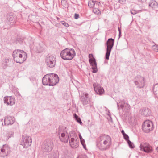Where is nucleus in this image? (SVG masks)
Segmentation results:
<instances>
[{
    "label": "nucleus",
    "mask_w": 158,
    "mask_h": 158,
    "mask_svg": "<svg viewBox=\"0 0 158 158\" xmlns=\"http://www.w3.org/2000/svg\"><path fill=\"white\" fill-rule=\"evenodd\" d=\"M140 113L142 115L145 117L150 116L152 114V112L151 110L148 108L145 107L141 109Z\"/></svg>",
    "instance_id": "15"
},
{
    "label": "nucleus",
    "mask_w": 158,
    "mask_h": 158,
    "mask_svg": "<svg viewBox=\"0 0 158 158\" xmlns=\"http://www.w3.org/2000/svg\"><path fill=\"white\" fill-rule=\"evenodd\" d=\"M111 144V139L110 140L106 139L104 140L103 143L98 142L97 145L98 148L101 151H104L109 148Z\"/></svg>",
    "instance_id": "7"
},
{
    "label": "nucleus",
    "mask_w": 158,
    "mask_h": 158,
    "mask_svg": "<svg viewBox=\"0 0 158 158\" xmlns=\"http://www.w3.org/2000/svg\"><path fill=\"white\" fill-rule=\"evenodd\" d=\"M134 82L137 88H143L145 86L144 78L138 75L135 78Z\"/></svg>",
    "instance_id": "8"
},
{
    "label": "nucleus",
    "mask_w": 158,
    "mask_h": 158,
    "mask_svg": "<svg viewBox=\"0 0 158 158\" xmlns=\"http://www.w3.org/2000/svg\"><path fill=\"white\" fill-rule=\"evenodd\" d=\"M76 55L74 50H62L60 53V56L64 60H71Z\"/></svg>",
    "instance_id": "2"
},
{
    "label": "nucleus",
    "mask_w": 158,
    "mask_h": 158,
    "mask_svg": "<svg viewBox=\"0 0 158 158\" xmlns=\"http://www.w3.org/2000/svg\"><path fill=\"white\" fill-rule=\"evenodd\" d=\"M70 49L72 50V49H73V48H71V49Z\"/></svg>",
    "instance_id": "54"
},
{
    "label": "nucleus",
    "mask_w": 158,
    "mask_h": 158,
    "mask_svg": "<svg viewBox=\"0 0 158 158\" xmlns=\"http://www.w3.org/2000/svg\"><path fill=\"white\" fill-rule=\"evenodd\" d=\"M124 139L127 141L129 139V137L128 135L127 134H125L124 135H123Z\"/></svg>",
    "instance_id": "36"
},
{
    "label": "nucleus",
    "mask_w": 158,
    "mask_h": 158,
    "mask_svg": "<svg viewBox=\"0 0 158 158\" xmlns=\"http://www.w3.org/2000/svg\"><path fill=\"white\" fill-rule=\"evenodd\" d=\"M118 1L119 3L123 4L125 2L126 0H118Z\"/></svg>",
    "instance_id": "40"
},
{
    "label": "nucleus",
    "mask_w": 158,
    "mask_h": 158,
    "mask_svg": "<svg viewBox=\"0 0 158 158\" xmlns=\"http://www.w3.org/2000/svg\"><path fill=\"white\" fill-rule=\"evenodd\" d=\"M74 117L75 118L76 121L79 123L80 124H82V123L81 120L80 118L79 117L77 116L76 114H75L74 115Z\"/></svg>",
    "instance_id": "26"
},
{
    "label": "nucleus",
    "mask_w": 158,
    "mask_h": 158,
    "mask_svg": "<svg viewBox=\"0 0 158 158\" xmlns=\"http://www.w3.org/2000/svg\"><path fill=\"white\" fill-rule=\"evenodd\" d=\"M131 12L132 14L135 15L138 13V11L132 9L131 10Z\"/></svg>",
    "instance_id": "39"
},
{
    "label": "nucleus",
    "mask_w": 158,
    "mask_h": 158,
    "mask_svg": "<svg viewBox=\"0 0 158 158\" xmlns=\"http://www.w3.org/2000/svg\"><path fill=\"white\" fill-rule=\"evenodd\" d=\"M140 149L146 153H149L152 151V148L148 143L143 142L140 144Z\"/></svg>",
    "instance_id": "11"
},
{
    "label": "nucleus",
    "mask_w": 158,
    "mask_h": 158,
    "mask_svg": "<svg viewBox=\"0 0 158 158\" xmlns=\"http://www.w3.org/2000/svg\"><path fill=\"white\" fill-rule=\"evenodd\" d=\"M11 60V59L10 58L7 57L5 59V64H4L5 66L6 67L8 65V63H9V62H10Z\"/></svg>",
    "instance_id": "31"
},
{
    "label": "nucleus",
    "mask_w": 158,
    "mask_h": 158,
    "mask_svg": "<svg viewBox=\"0 0 158 158\" xmlns=\"http://www.w3.org/2000/svg\"><path fill=\"white\" fill-rule=\"evenodd\" d=\"M32 142L31 138L27 135H24L22 137V140L20 142V145L25 148H27L31 145Z\"/></svg>",
    "instance_id": "5"
},
{
    "label": "nucleus",
    "mask_w": 158,
    "mask_h": 158,
    "mask_svg": "<svg viewBox=\"0 0 158 158\" xmlns=\"http://www.w3.org/2000/svg\"><path fill=\"white\" fill-rule=\"evenodd\" d=\"M12 56L14 60L19 64L23 63L27 58V54L23 50H14Z\"/></svg>",
    "instance_id": "1"
},
{
    "label": "nucleus",
    "mask_w": 158,
    "mask_h": 158,
    "mask_svg": "<svg viewBox=\"0 0 158 158\" xmlns=\"http://www.w3.org/2000/svg\"><path fill=\"white\" fill-rule=\"evenodd\" d=\"M91 57H93V54H89V59L91 58Z\"/></svg>",
    "instance_id": "47"
},
{
    "label": "nucleus",
    "mask_w": 158,
    "mask_h": 158,
    "mask_svg": "<svg viewBox=\"0 0 158 158\" xmlns=\"http://www.w3.org/2000/svg\"><path fill=\"white\" fill-rule=\"evenodd\" d=\"M79 138L80 139V140L83 139L82 138V137L81 135L80 134L79 135Z\"/></svg>",
    "instance_id": "50"
},
{
    "label": "nucleus",
    "mask_w": 158,
    "mask_h": 158,
    "mask_svg": "<svg viewBox=\"0 0 158 158\" xmlns=\"http://www.w3.org/2000/svg\"><path fill=\"white\" fill-rule=\"evenodd\" d=\"M7 19L11 23H14L15 22V18L12 15L8 16Z\"/></svg>",
    "instance_id": "24"
},
{
    "label": "nucleus",
    "mask_w": 158,
    "mask_h": 158,
    "mask_svg": "<svg viewBox=\"0 0 158 158\" xmlns=\"http://www.w3.org/2000/svg\"><path fill=\"white\" fill-rule=\"evenodd\" d=\"M14 118L13 117L9 116L5 117L4 119L5 125H11L14 123Z\"/></svg>",
    "instance_id": "18"
},
{
    "label": "nucleus",
    "mask_w": 158,
    "mask_h": 158,
    "mask_svg": "<svg viewBox=\"0 0 158 158\" xmlns=\"http://www.w3.org/2000/svg\"><path fill=\"white\" fill-rule=\"evenodd\" d=\"M49 158H58L57 155L54 153H52L48 156Z\"/></svg>",
    "instance_id": "33"
},
{
    "label": "nucleus",
    "mask_w": 158,
    "mask_h": 158,
    "mask_svg": "<svg viewBox=\"0 0 158 158\" xmlns=\"http://www.w3.org/2000/svg\"><path fill=\"white\" fill-rule=\"evenodd\" d=\"M121 133L123 135H124L126 134V133H125V132L123 130H122L121 131Z\"/></svg>",
    "instance_id": "44"
},
{
    "label": "nucleus",
    "mask_w": 158,
    "mask_h": 158,
    "mask_svg": "<svg viewBox=\"0 0 158 158\" xmlns=\"http://www.w3.org/2000/svg\"><path fill=\"white\" fill-rule=\"evenodd\" d=\"M69 141L70 145L73 148H76L78 146L79 142L76 140L75 141V139L73 138H72L70 140L69 139Z\"/></svg>",
    "instance_id": "20"
},
{
    "label": "nucleus",
    "mask_w": 158,
    "mask_h": 158,
    "mask_svg": "<svg viewBox=\"0 0 158 158\" xmlns=\"http://www.w3.org/2000/svg\"><path fill=\"white\" fill-rule=\"evenodd\" d=\"M153 123L149 120L145 121L142 124V130L145 133H148L153 130Z\"/></svg>",
    "instance_id": "9"
},
{
    "label": "nucleus",
    "mask_w": 158,
    "mask_h": 158,
    "mask_svg": "<svg viewBox=\"0 0 158 158\" xmlns=\"http://www.w3.org/2000/svg\"><path fill=\"white\" fill-rule=\"evenodd\" d=\"M64 49L67 50V49H69V48H65Z\"/></svg>",
    "instance_id": "53"
},
{
    "label": "nucleus",
    "mask_w": 158,
    "mask_h": 158,
    "mask_svg": "<svg viewBox=\"0 0 158 158\" xmlns=\"http://www.w3.org/2000/svg\"><path fill=\"white\" fill-rule=\"evenodd\" d=\"M94 1L93 0H90L88 2V6L91 8L94 7Z\"/></svg>",
    "instance_id": "29"
},
{
    "label": "nucleus",
    "mask_w": 158,
    "mask_h": 158,
    "mask_svg": "<svg viewBox=\"0 0 158 158\" xmlns=\"http://www.w3.org/2000/svg\"><path fill=\"white\" fill-rule=\"evenodd\" d=\"M81 99L84 105H85L88 104L89 98H85L83 97L81 98Z\"/></svg>",
    "instance_id": "25"
},
{
    "label": "nucleus",
    "mask_w": 158,
    "mask_h": 158,
    "mask_svg": "<svg viewBox=\"0 0 158 158\" xmlns=\"http://www.w3.org/2000/svg\"><path fill=\"white\" fill-rule=\"evenodd\" d=\"M114 40L112 38H109L107 41L106 46V49H111L114 44Z\"/></svg>",
    "instance_id": "19"
},
{
    "label": "nucleus",
    "mask_w": 158,
    "mask_h": 158,
    "mask_svg": "<svg viewBox=\"0 0 158 158\" xmlns=\"http://www.w3.org/2000/svg\"><path fill=\"white\" fill-rule=\"evenodd\" d=\"M79 17V15L78 14H75L74 15V18L75 19H78Z\"/></svg>",
    "instance_id": "41"
},
{
    "label": "nucleus",
    "mask_w": 158,
    "mask_h": 158,
    "mask_svg": "<svg viewBox=\"0 0 158 158\" xmlns=\"http://www.w3.org/2000/svg\"><path fill=\"white\" fill-rule=\"evenodd\" d=\"M89 62L92 67L93 69L92 72L93 73H97L98 71V69L95 59L94 58H89Z\"/></svg>",
    "instance_id": "14"
},
{
    "label": "nucleus",
    "mask_w": 158,
    "mask_h": 158,
    "mask_svg": "<svg viewBox=\"0 0 158 158\" xmlns=\"http://www.w3.org/2000/svg\"><path fill=\"white\" fill-rule=\"evenodd\" d=\"M53 142L50 140H46L43 143L41 148L44 152H49L53 148Z\"/></svg>",
    "instance_id": "3"
},
{
    "label": "nucleus",
    "mask_w": 158,
    "mask_h": 158,
    "mask_svg": "<svg viewBox=\"0 0 158 158\" xmlns=\"http://www.w3.org/2000/svg\"><path fill=\"white\" fill-rule=\"evenodd\" d=\"M4 102L7 105H12L15 104V100L12 96L5 97Z\"/></svg>",
    "instance_id": "16"
},
{
    "label": "nucleus",
    "mask_w": 158,
    "mask_h": 158,
    "mask_svg": "<svg viewBox=\"0 0 158 158\" xmlns=\"http://www.w3.org/2000/svg\"><path fill=\"white\" fill-rule=\"evenodd\" d=\"M10 152V148L7 145H3L0 149V156L4 157L6 156Z\"/></svg>",
    "instance_id": "10"
},
{
    "label": "nucleus",
    "mask_w": 158,
    "mask_h": 158,
    "mask_svg": "<svg viewBox=\"0 0 158 158\" xmlns=\"http://www.w3.org/2000/svg\"><path fill=\"white\" fill-rule=\"evenodd\" d=\"M111 50H106V53L105 58V59L108 60L109 58V56L111 52Z\"/></svg>",
    "instance_id": "27"
},
{
    "label": "nucleus",
    "mask_w": 158,
    "mask_h": 158,
    "mask_svg": "<svg viewBox=\"0 0 158 158\" xmlns=\"http://www.w3.org/2000/svg\"><path fill=\"white\" fill-rule=\"evenodd\" d=\"M58 135L61 141L66 143L68 142V138L66 136L65 138V133H67V131L61 127H59L57 131Z\"/></svg>",
    "instance_id": "4"
},
{
    "label": "nucleus",
    "mask_w": 158,
    "mask_h": 158,
    "mask_svg": "<svg viewBox=\"0 0 158 158\" xmlns=\"http://www.w3.org/2000/svg\"><path fill=\"white\" fill-rule=\"evenodd\" d=\"M35 52L37 53H40L42 52V50H36Z\"/></svg>",
    "instance_id": "43"
},
{
    "label": "nucleus",
    "mask_w": 158,
    "mask_h": 158,
    "mask_svg": "<svg viewBox=\"0 0 158 158\" xmlns=\"http://www.w3.org/2000/svg\"><path fill=\"white\" fill-rule=\"evenodd\" d=\"M42 83L44 85H49L50 82V73L45 75L42 79Z\"/></svg>",
    "instance_id": "17"
},
{
    "label": "nucleus",
    "mask_w": 158,
    "mask_h": 158,
    "mask_svg": "<svg viewBox=\"0 0 158 158\" xmlns=\"http://www.w3.org/2000/svg\"><path fill=\"white\" fill-rule=\"evenodd\" d=\"M158 52V51H156V52Z\"/></svg>",
    "instance_id": "55"
},
{
    "label": "nucleus",
    "mask_w": 158,
    "mask_h": 158,
    "mask_svg": "<svg viewBox=\"0 0 158 158\" xmlns=\"http://www.w3.org/2000/svg\"><path fill=\"white\" fill-rule=\"evenodd\" d=\"M15 94L18 97H20V94L19 92H16L15 93Z\"/></svg>",
    "instance_id": "42"
},
{
    "label": "nucleus",
    "mask_w": 158,
    "mask_h": 158,
    "mask_svg": "<svg viewBox=\"0 0 158 158\" xmlns=\"http://www.w3.org/2000/svg\"><path fill=\"white\" fill-rule=\"evenodd\" d=\"M46 62L48 67L50 68L54 67L56 62V56L53 55L47 56L46 59Z\"/></svg>",
    "instance_id": "6"
},
{
    "label": "nucleus",
    "mask_w": 158,
    "mask_h": 158,
    "mask_svg": "<svg viewBox=\"0 0 158 158\" xmlns=\"http://www.w3.org/2000/svg\"><path fill=\"white\" fill-rule=\"evenodd\" d=\"M125 103L124 102H119V104H117V106L118 109L119 110L120 108H121L123 109L124 107V104Z\"/></svg>",
    "instance_id": "28"
},
{
    "label": "nucleus",
    "mask_w": 158,
    "mask_h": 158,
    "mask_svg": "<svg viewBox=\"0 0 158 158\" xmlns=\"http://www.w3.org/2000/svg\"><path fill=\"white\" fill-rule=\"evenodd\" d=\"M93 87L94 91L98 94L101 95L104 93V91L103 88L100 85L94 83L93 84Z\"/></svg>",
    "instance_id": "13"
},
{
    "label": "nucleus",
    "mask_w": 158,
    "mask_h": 158,
    "mask_svg": "<svg viewBox=\"0 0 158 158\" xmlns=\"http://www.w3.org/2000/svg\"><path fill=\"white\" fill-rule=\"evenodd\" d=\"M88 94L87 93H85V94H84V96H85V98H88Z\"/></svg>",
    "instance_id": "49"
},
{
    "label": "nucleus",
    "mask_w": 158,
    "mask_h": 158,
    "mask_svg": "<svg viewBox=\"0 0 158 158\" xmlns=\"http://www.w3.org/2000/svg\"><path fill=\"white\" fill-rule=\"evenodd\" d=\"M118 31H119V32H121V29L119 27H118Z\"/></svg>",
    "instance_id": "51"
},
{
    "label": "nucleus",
    "mask_w": 158,
    "mask_h": 158,
    "mask_svg": "<svg viewBox=\"0 0 158 158\" xmlns=\"http://www.w3.org/2000/svg\"><path fill=\"white\" fill-rule=\"evenodd\" d=\"M121 32H119V38L121 36Z\"/></svg>",
    "instance_id": "52"
},
{
    "label": "nucleus",
    "mask_w": 158,
    "mask_h": 158,
    "mask_svg": "<svg viewBox=\"0 0 158 158\" xmlns=\"http://www.w3.org/2000/svg\"><path fill=\"white\" fill-rule=\"evenodd\" d=\"M126 104H127V109L128 110L130 109V105L129 104H127V103H126Z\"/></svg>",
    "instance_id": "45"
},
{
    "label": "nucleus",
    "mask_w": 158,
    "mask_h": 158,
    "mask_svg": "<svg viewBox=\"0 0 158 158\" xmlns=\"http://www.w3.org/2000/svg\"><path fill=\"white\" fill-rule=\"evenodd\" d=\"M127 142L130 148L132 149L134 148L135 146L134 145L133 143H132L131 142L130 140L127 141Z\"/></svg>",
    "instance_id": "32"
},
{
    "label": "nucleus",
    "mask_w": 158,
    "mask_h": 158,
    "mask_svg": "<svg viewBox=\"0 0 158 158\" xmlns=\"http://www.w3.org/2000/svg\"><path fill=\"white\" fill-rule=\"evenodd\" d=\"M80 141H81V144L83 146L84 148L86 150V146L85 144V141L84 139H81L80 140Z\"/></svg>",
    "instance_id": "35"
},
{
    "label": "nucleus",
    "mask_w": 158,
    "mask_h": 158,
    "mask_svg": "<svg viewBox=\"0 0 158 158\" xmlns=\"http://www.w3.org/2000/svg\"><path fill=\"white\" fill-rule=\"evenodd\" d=\"M59 79L58 76L56 74L50 73V86L56 85L59 81Z\"/></svg>",
    "instance_id": "12"
},
{
    "label": "nucleus",
    "mask_w": 158,
    "mask_h": 158,
    "mask_svg": "<svg viewBox=\"0 0 158 158\" xmlns=\"http://www.w3.org/2000/svg\"><path fill=\"white\" fill-rule=\"evenodd\" d=\"M139 1L141 2H144L146 1V0H138Z\"/></svg>",
    "instance_id": "48"
},
{
    "label": "nucleus",
    "mask_w": 158,
    "mask_h": 158,
    "mask_svg": "<svg viewBox=\"0 0 158 158\" xmlns=\"http://www.w3.org/2000/svg\"><path fill=\"white\" fill-rule=\"evenodd\" d=\"M149 6L152 7V9H155L158 7V4L157 2L154 1L149 4Z\"/></svg>",
    "instance_id": "23"
},
{
    "label": "nucleus",
    "mask_w": 158,
    "mask_h": 158,
    "mask_svg": "<svg viewBox=\"0 0 158 158\" xmlns=\"http://www.w3.org/2000/svg\"><path fill=\"white\" fill-rule=\"evenodd\" d=\"M106 139L110 140L111 139L110 137L108 135L105 134L101 135L98 138V142H101L102 140H104Z\"/></svg>",
    "instance_id": "21"
},
{
    "label": "nucleus",
    "mask_w": 158,
    "mask_h": 158,
    "mask_svg": "<svg viewBox=\"0 0 158 158\" xmlns=\"http://www.w3.org/2000/svg\"><path fill=\"white\" fill-rule=\"evenodd\" d=\"M94 7H97V6H99V5L100 4L99 2L96 1H94Z\"/></svg>",
    "instance_id": "37"
},
{
    "label": "nucleus",
    "mask_w": 158,
    "mask_h": 158,
    "mask_svg": "<svg viewBox=\"0 0 158 158\" xmlns=\"http://www.w3.org/2000/svg\"><path fill=\"white\" fill-rule=\"evenodd\" d=\"M14 132L10 131L9 132L7 135V137L8 139H9L10 138L12 137H13L14 135Z\"/></svg>",
    "instance_id": "34"
},
{
    "label": "nucleus",
    "mask_w": 158,
    "mask_h": 158,
    "mask_svg": "<svg viewBox=\"0 0 158 158\" xmlns=\"http://www.w3.org/2000/svg\"><path fill=\"white\" fill-rule=\"evenodd\" d=\"M61 23L65 27H67L69 26V24L64 21L61 22Z\"/></svg>",
    "instance_id": "38"
},
{
    "label": "nucleus",
    "mask_w": 158,
    "mask_h": 158,
    "mask_svg": "<svg viewBox=\"0 0 158 158\" xmlns=\"http://www.w3.org/2000/svg\"><path fill=\"white\" fill-rule=\"evenodd\" d=\"M155 46L156 48H157L156 49H157V50H158V45H157V44H155V45H154L152 46V47H155Z\"/></svg>",
    "instance_id": "46"
},
{
    "label": "nucleus",
    "mask_w": 158,
    "mask_h": 158,
    "mask_svg": "<svg viewBox=\"0 0 158 158\" xmlns=\"http://www.w3.org/2000/svg\"><path fill=\"white\" fill-rule=\"evenodd\" d=\"M23 40L21 38H17L16 40V41L15 42L16 44L19 43V44H22L23 42Z\"/></svg>",
    "instance_id": "30"
},
{
    "label": "nucleus",
    "mask_w": 158,
    "mask_h": 158,
    "mask_svg": "<svg viewBox=\"0 0 158 158\" xmlns=\"http://www.w3.org/2000/svg\"><path fill=\"white\" fill-rule=\"evenodd\" d=\"M153 93L156 97H158V84L155 85L153 87Z\"/></svg>",
    "instance_id": "22"
}]
</instances>
